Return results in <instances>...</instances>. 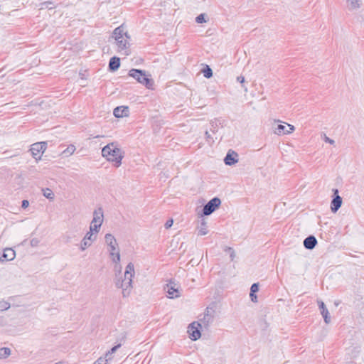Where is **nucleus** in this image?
Returning a JSON list of instances; mask_svg holds the SVG:
<instances>
[{"label": "nucleus", "instance_id": "obj_1", "mask_svg": "<svg viewBox=\"0 0 364 364\" xmlns=\"http://www.w3.org/2000/svg\"><path fill=\"white\" fill-rule=\"evenodd\" d=\"M101 154L113 167L119 168L122 164L125 153L117 141H113L102 149Z\"/></svg>", "mask_w": 364, "mask_h": 364}, {"label": "nucleus", "instance_id": "obj_15", "mask_svg": "<svg viewBox=\"0 0 364 364\" xmlns=\"http://www.w3.org/2000/svg\"><path fill=\"white\" fill-rule=\"evenodd\" d=\"M318 307L321 310V314H322L324 321L326 324H328L331 322V317L329 316V312L326 307L324 303L321 301H318Z\"/></svg>", "mask_w": 364, "mask_h": 364}, {"label": "nucleus", "instance_id": "obj_29", "mask_svg": "<svg viewBox=\"0 0 364 364\" xmlns=\"http://www.w3.org/2000/svg\"><path fill=\"white\" fill-rule=\"evenodd\" d=\"M108 359L105 358L100 357L93 364H107Z\"/></svg>", "mask_w": 364, "mask_h": 364}, {"label": "nucleus", "instance_id": "obj_40", "mask_svg": "<svg viewBox=\"0 0 364 364\" xmlns=\"http://www.w3.org/2000/svg\"><path fill=\"white\" fill-rule=\"evenodd\" d=\"M104 358H105L108 359V361L112 359V354H111V353H109V351H108V352H107V353H105V357H104Z\"/></svg>", "mask_w": 364, "mask_h": 364}, {"label": "nucleus", "instance_id": "obj_9", "mask_svg": "<svg viewBox=\"0 0 364 364\" xmlns=\"http://www.w3.org/2000/svg\"><path fill=\"white\" fill-rule=\"evenodd\" d=\"M201 325L200 323L197 321H194L191 323L188 327V333L189 334V337L193 341H196L200 338L201 333L200 331V328Z\"/></svg>", "mask_w": 364, "mask_h": 364}, {"label": "nucleus", "instance_id": "obj_2", "mask_svg": "<svg viewBox=\"0 0 364 364\" xmlns=\"http://www.w3.org/2000/svg\"><path fill=\"white\" fill-rule=\"evenodd\" d=\"M134 274V265L132 262H129L126 267L124 276H119L115 279V286L122 289L124 297L129 296L132 292L133 289L132 279Z\"/></svg>", "mask_w": 364, "mask_h": 364}, {"label": "nucleus", "instance_id": "obj_22", "mask_svg": "<svg viewBox=\"0 0 364 364\" xmlns=\"http://www.w3.org/2000/svg\"><path fill=\"white\" fill-rule=\"evenodd\" d=\"M92 242L83 238L80 244V249L81 251H85L87 248L92 245Z\"/></svg>", "mask_w": 364, "mask_h": 364}, {"label": "nucleus", "instance_id": "obj_4", "mask_svg": "<svg viewBox=\"0 0 364 364\" xmlns=\"http://www.w3.org/2000/svg\"><path fill=\"white\" fill-rule=\"evenodd\" d=\"M105 242L107 246V251L109 252V258L112 262L114 263V270L121 273L122 267L120 265V250L114 236L110 233H107L105 235Z\"/></svg>", "mask_w": 364, "mask_h": 364}, {"label": "nucleus", "instance_id": "obj_28", "mask_svg": "<svg viewBox=\"0 0 364 364\" xmlns=\"http://www.w3.org/2000/svg\"><path fill=\"white\" fill-rule=\"evenodd\" d=\"M52 4L50 1H44L39 4L40 9H52V7H49V5Z\"/></svg>", "mask_w": 364, "mask_h": 364}, {"label": "nucleus", "instance_id": "obj_3", "mask_svg": "<svg viewBox=\"0 0 364 364\" xmlns=\"http://www.w3.org/2000/svg\"><path fill=\"white\" fill-rule=\"evenodd\" d=\"M112 38L114 39L118 52L122 53L125 55H129L130 36L123 25L116 28L113 31Z\"/></svg>", "mask_w": 364, "mask_h": 364}, {"label": "nucleus", "instance_id": "obj_18", "mask_svg": "<svg viewBox=\"0 0 364 364\" xmlns=\"http://www.w3.org/2000/svg\"><path fill=\"white\" fill-rule=\"evenodd\" d=\"M317 244L316 237L313 235H310L306 237L304 241V246L308 250H312L315 247Z\"/></svg>", "mask_w": 364, "mask_h": 364}, {"label": "nucleus", "instance_id": "obj_21", "mask_svg": "<svg viewBox=\"0 0 364 364\" xmlns=\"http://www.w3.org/2000/svg\"><path fill=\"white\" fill-rule=\"evenodd\" d=\"M97 234V233H95V230L92 231L91 228L90 227V230L86 233L83 238L87 240H90L93 243L96 240Z\"/></svg>", "mask_w": 364, "mask_h": 364}, {"label": "nucleus", "instance_id": "obj_12", "mask_svg": "<svg viewBox=\"0 0 364 364\" xmlns=\"http://www.w3.org/2000/svg\"><path fill=\"white\" fill-rule=\"evenodd\" d=\"M16 257L15 251L11 248H6L3 252L0 254V261L1 262L13 260Z\"/></svg>", "mask_w": 364, "mask_h": 364}, {"label": "nucleus", "instance_id": "obj_25", "mask_svg": "<svg viewBox=\"0 0 364 364\" xmlns=\"http://www.w3.org/2000/svg\"><path fill=\"white\" fill-rule=\"evenodd\" d=\"M10 308V304L4 300L0 301V311H5Z\"/></svg>", "mask_w": 364, "mask_h": 364}, {"label": "nucleus", "instance_id": "obj_19", "mask_svg": "<svg viewBox=\"0 0 364 364\" xmlns=\"http://www.w3.org/2000/svg\"><path fill=\"white\" fill-rule=\"evenodd\" d=\"M120 66V60L117 57H113L110 59L109 68L112 71L117 70Z\"/></svg>", "mask_w": 364, "mask_h": 364}, {"label": "nucleus", "instance_id": "obj_37", "mask_svg": "<svg viewBox=\"0 0 364 364\" xmlns=\"http://www.w3.org/2000/svg\"><path fill=\"white\" fill-rule=\"evenodd\" d=\"M28 205H29V202L27 200H23L22 201L21 206L23 208H26Z\"/></svg>", "mask_w": 364, "mask_h": 364}, {"label": "nucleus", "instance_id": "obj_16", "mask_svg": "<svg viewBox=\"0 0 364 364\" xmlns=\"http://www.w3.org/2000/svg\"><path fill=\"white\" fill-rule=\"evenodd\" d=\"M346 6L349 11H356L361 8L362 0H346Z\"/></svg>", "mask_w": 364, "mask_h": 364}, {"label": "nucleus", "instance_id": "obj_23", "mask_svg": "<svg viewBox=\"0 0 364 364\" xmlns=\"http://www.w3.org/2000/svg\"><path fill=\"white\" fill-rule=\"evenodd\" d=\"M11 354V350L9 348H0V359H4L9 357Z\"/></svg>", "mask_w": 364, "mask_h": 364}, {"label": "nucleus", "instance_id": "obj_11", "mask_svg": "<svg viewBox=\"0 0 364 364\" xmlns=\"http://www.w3.org/2000/svg\"><path fill=\"white\" fill-rule=\"evenodd\" d=\"M335 197L331 203V210L333 213H336L342 205V198L338 196V189L333 190Z\"/></svg>", "mask_w": 364, "mask_h": 364}, {"label": "nucleus", "instance_id": "obj_39", "mask_svg": "<svg viewBox=\"0 0 364 364\" xmlns=\"http://www.w3.org/2000/svg\"><path fill=\"white\" fill-rule=\"evenodd\" d=\"M250 296L251 297V300L253 302H256L257 301V296L255 294V293H250Z\"/></svg>", "mask_w": 364, "mask_h": 364}, {"label": "nucleus", "instance_id": "obj_24", "mask_svg": "<svg viewBox=\"0 0 364 364\" xmlns=\"http://www.w3.org/2000/svg\"><path fill=\"white\" fill-rule=\"evenodd\" d=\"M43 196L50 200H53L54 198V193L50 188H45L42 190Z\"/></svg>", "mask_w": 364, "mask_h": 364}, {"label": "nucleus", "instance_id": "obj_20", "mask_svg": "<svg viewBox=\"0 0 364 364\" xmlns=\"http://www.w3.org/2000/svg\"><path fill=\"white\" fill-rule=\"evenodd\" d=\"M198 235L203 236L208 234L207 223L203 220L200 225L198 227Z\"/></svg>", "mask_w": 364, "mask_h": 364}, {"label": "nucleus", "instance_id": "obj_38", "mask_svg": "<svg viewBox=\"0 0 364 364\" xmlns=\"http://www.w3.org/2000/svg\"><path fill=\"white\" fill-rule=\"evenodd\" d=\"M324 140L326 142H328L331 144H334V141L330 138H328V136H325V138H324Z\"/></svg>", "mask_w": 364, "mask_h": 364}, {"label": "nucleus", "instance_id": "obj_30", "mask_svg": "<svg viewBox=\"0 0 364 364\" xmlns=\"http://www.w3.org/2000/svg\"><path fill=\"white\" fill-rule=\"evenodd\" d=\"M237 80L242 85V87H244L245 89V91H247V88L246 87H245L244 85V83H245V77L242 75L240 76H238L237 77Z\"/></svg>", "mask_w": 364, "mask_h": 364}, {"label": "nucleus", "instance_id": "obj_7", "mask_svg": "<svg viewBox=\"0 0 364 364\" xmlns=\"http://www.w3.org/2000/svg\"><path fill=\"white\" fill-rule=\"evenodd\" d=\"M169 299L178 298L181 296L179 285L173 281H170L164 287Z\"/></svg>", "mask_w": 364, "mask_h": 364}, {"label": "nucleus", "instance_id": "obj_10", "mask_svg": "<svg viewBox=\"0 0 364 364\" xmlns=\"http://www.w3.org/2000/svg\"><path fill=\"white\" fill-rule=\"evenodd\" d=\"M46 146L47 144L46 142H38L32 144L30 151L33 158L36 160L40 159L41 154L44 152Z\"/></svg>", "mask_w": 364, "mask_h": 364}, {"label": "nucleus", "instance_id": "obj_32", "mask_svg": "<svg viewBox=\"0 0 364 364\" xmlns=\"http://www.w3.org/2000/svg\"><path fill=\"white\" fill-rule=\"evenodd\" d=\"M258 290H259L258 284L255 283L251 287V289H250L251 292L250 293H255V292L258 291Z\"/></svg>", "mask_w": 364, "mask_h": 364}, {"label": "nucleus", "instance_id": "obj_43", "mask_svg": "<svg viewBox=\"0 0 364 364\" xmlns=\"http://www.w3.org/2000/svg\"><path fill=\"white\" fill-rule=\"evenodd\" d=\"M205 136L207 138H210V134H209V132L208 131L205 132Z\"/></svg>", "mask_w": 364, "mask_h": 364}, {"label": "nucleus", "instance_id": "obj_36", "mask_svg": "<svg viewBox=\"0 0 364 364\" xmlns=\"http://www.w3.org/2000/svg\"><path fill=\"white\" fill-rule=\"evenodd\" d=\"M228 250L231 252L230 253L231 260H233L235 257V253L234 250L231 247H228Z\"/></svg>", "mask_w": 364, "mask_h": 364}, {"label": "nucleus", "instance_id": "obj_42", "mask_svg": "<svg viewBox=\"0 0 364 364\" xmlns=\"http://www.w3.org/2000/svg\"><path fill=\"white\" fill-rule=\"evenodd\" d=\"M360 348H358V349L355 348V354L353 355L354 357H355L360 352Z\"/></svg>", "mask_w": 364, "mask_h": 364}, {"label": "nucleus", "instance_id": "obj_34", "mask_svg": "<svg viewBox=\"0 0 364 364\" xmlns=\"http://www.w3.org/2000/svg\"><path fill=\"white\" fill-rule=\"evenodd\" d=\"M120 346H121V344H118V345H117V346H115L112 347V348L109 350V353H111V354L112 355L113 353H114L117 351V350L119 348H120Z\"/></svg>", "mask_w": 364, "mask_h": 364}, {"label": "nucleus", "instance_id": "obj_33", "mask_svg": "<svg viewBox=\"0 0 364 364\" xmlns=\"http://www.w3.org/2000/svg\"><path fill=\"white\" fill-rule=\"evenodd\" d=\"M173 220H172V219H170V220H168L166 222V223H165L164 226H165V228H166V229H168V228H170L173 225Z\"/></svg>", "mask_w": 364, "mask_h": 364}, {"label": "nucleus", "instance_id": "obj_14", "mask_svg": "<svg viewBox=\"0 0 364 364\" xmlns=\"http://www.w3.org/2000/svg\"><path fill=\"white\" fill-rule=\"evenodd\" d=\"M237 161L238 154L235 151L230 150L224 159L225 164L228 166H232L237 163Z\"/></svg>", "mask_w": 364, "mask_h": 364}, {"label": "nucleus", "instance_id": "obj_27", "mask_svg": "<svg viewBox=\"0 0 364 364\" xmlns=\"http://www.w3.org/2000/svg\"><path fill=\"white\" fill-rule=\"evenodd\" d=\"M196 21L198 23H203L207 22V20L205 19V14H201L198 15L196 18Z\"/></svg>", "mask_w": 364, "mask_h": 364}, {"label": "nucleus", "instance_id": "obj_17", "mask_svg": "<svg viewBox=\"0 0 364 364\" xmlns=\"http://www.w3.org/2000/svg\"><path fill=\"white\" fill-rule=\"evenodd\" d=\"M129 109L127 107L120 106L116 107L113 111V114L117 118L123 117L127 116Z\"/></svg>", "mask_w": 364, "mask_h": 364}, {"label": "nucleus", "instance_id": "obj_13", "mask_svg": "<svg viewBox=\"0 0 364 364\" xmlns=\"http://www.w3.org/2000/svg\"><path fill=\"white\" fill-rule=\"evenodd\" d=\"M294 129V126L289 124H287V127L282 124H279L274 132L277 135H281L282 134H289L292 133Z\"/></svg>", "mask_w": 364, "mask_h": 364}, {"label": "nucleus", "instance_id": "obj_35", "mask_svg": "<svg viewBox=\"0 0 364 364\" xmlns=\"http://www.w3.org/2000/svg\"><path fill=\"white\" fill-rule=\"evenodd\" d=\"M203 319H204V320H205V321H207V322H208V323H210V322H212V321H213V317H212L210 315H209V314H205V315L204 316V318H203Z\"/></svg>", "mask_w": 364, "mask_h": 364}, {"label": "nucleus", "instance_id": "obj_41", "mask_svg": "<svg viewBox=\"0 0 364 364\" xmlns=\"http://www.w3.org/2000/svg\"><path fill=\"white\" fill-rule=\"evenodd\" d=\"M75 151V147L70 144V154H72Z\"/></svg>", "mask_w": 364, "mask_h": 364}, {"label": "nucleus", "instance_id": "obj_31", "mask_svg": "<svg viewBox=\"0 0 364 364\" xmlns=\"http://www.w3.org/2000/svg\"><path fill=\"white\" fill-rule=\"evenodd\" d=\"M30 243L32 247H37L39 244V240L38 238H33L31 240Z\"/></svg>", "mask_w": 364, "mask_h": 364}, {"label": "nucleus", "instance_id": "obj_26", "mask_svg": "<svg viewBox=\"0 0 364 364\" xmlns=\"http://www.w3.org/2000/svg\"><path fill=\"white\" fill-rule=\"evenodd\" d=\"M203 73L204 77H205L206 78H210L213 75V71L209 68V66H207L206 68L203 70Z\"/></svg>", "mask_w": 364, "mask_h": 364}, {"label": "nucleus", "instance_id": "obj_6", "mask_svg": "<svg viewBox=\"0 0 364 364\" xmlns=\"http://www.w3.org/2000/svg\"><path fill=\"white\" fill-rule=\"evenodd\" d=\"M104 221V212L103 209L100 207L95 209L93 212V218L90 223L91 230H95V233L100 232V228Z\"/></svg>", "mask_w": 364, "mask_h": 364}, {"label": "nucleus", "instance_id": "obj_8", "mask_svg": "<svg viewBox=\"0 0 364 364\" xmlns=\"http://www.w3.org/2000/svg\"><path fill=\"white\" fill-rule=\"evenodd\" d=\"M221 203V200L218 198L211 199L207 204H205L203 209V213L205 215H209L213 213L216 208H218Z\"/></svg>", "mask_w": 364, "mask_h": 364}, {"label": "nucleus", "instance_id": "obj_5", "mask_svg": "<svg viewBox=\"0 0 364 364\" xmlns=\"http://www.w3.org/2000/svg\"><path fill=\"white\" fill-rule=\"evenodd\" d=\"M129 76L134 78L138 82L144 85L148 89H153L154 81L146 76L145 71L138 69H132L129 73Z\"/></svg>", "mask_w": 364, "mask_h": 364}]
</instances>
